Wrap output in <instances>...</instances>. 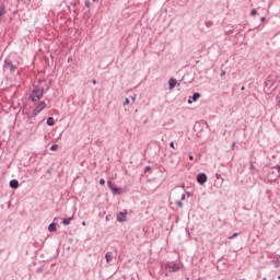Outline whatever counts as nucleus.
<instances>
[{
	"instance_id": "f257e3e1",
	"label": "nucleus",
	"mask_w": 280,
	"mask_h": 280,
	"mask_svg": "<svg viewBox=\"0 0 280 280\" xmlns=\"http://www.w3.org/2000/svg\"><path fill=\"white\" fill-rule=\"evenodd\" d=\"M45 93V89H36L31 92L30 100L32 102H38V100L43 98V95Z\"/></svg>"
},
{
	"instance_id": "f03ea898",
	"label": "nucleus",
	"mask_w": 280,
	"mask_h": 280,
	"mask_svg": "<svg viewBox=\"0 0 280 280\" xmlns=\"http://www.w3.org/2000/svg\"><path fill=\"white\" fill-rule=\"evenodd\" d=\"M165 268L168 269V272H178L183 268V265L180 262L168 261L165 264Z\"/></svg>"
},
{
	"instance_id": "7ed1b4c3",
	"label": "nucleus",
	"mask_w": 280,
	"mask_h": 280,
	"mask_svg": "<svg viewBox=\"0 0 280 280\" xmlns=\"http://www.w3.org/2000/svg\"><path fill=\"white\" fill-rule=\"evenodd\" d=\"M16 69H19V67H16L13 62H12V59L10 58H7L4 60V63H3V70L4 71H10V73H14V71H16Z\"/></svg>"
},
{
	"instance_id": "20e7f679",
	"label": "nucleus",
	"mask_w": 280,
	"mask_h": 280,
	"mask_svg": "<svg viewBox=\"0 0 280 280\" xmlns=\"http://www.w3.org/2000/svg\"><path fill=\"white\" fill-rule=\"evenodd\" d=\"M47 107V103L45 102H40L33 110V116L36 117V115H39L40 113H43V110H45V108Z\"/></svg>"
},
{
	"instance_id": "39448f33",
	"label": "nucleus",
	"mask_w": 280,
	"mask_h": 280,
	"mask_svg": "<svg viewBox=\"0 0 280 280\" xmlns=\"http://www.w3.org/2000/svg\"><path fill=\"white\" fill-rule=\"evenodd\" d=\"M197 183H199V185H205V183H207V174L199 173L197 175Z\"/></svg>"
},
{
	"instance_id": "423d86ee",
	"label": "nucleus",
	"mask_w": 280,
	"mask_h": 280,
	"mask_svg": "<svg viewBox=\"0 0 280 280\" xmlns=\"http://www.w3.org/2000/svg\"><path fill=\"white\" fill-rule=\"evenodd\" d=\"M128 215V212H119L117 214V222H126V217Z\"/></svg>"
},
{
	"instance_id": "0eeeda50",
	"label": "nucleus",
	"mask_w": 280,
	"mask_h": 280,
	"mask_svg": "<svg viewBox=\"0 0 280 280\" xmlns=\"http://www.w3.org/2000/svg\"><path fill=\"white\" fill-rule=\"evenodd\" d=\"M176 84H178V81L176 79H170L168 80V89H170V91H172V89H175Z\"/></svg>"
},
{
	"instance_id": "6e6552de",
	"label": "nucleus",
	"mask_w": 280,
	"mask_h": 280,
	"mask_svg": "<svg viewBox=\"0 0 280 280\" xmlns=\"http://www.w3.org/2000/svg\"><path fill=\"white\" fill-rule=\"evenodd\" d=\"M11 189H19V180L18 179H11L9 183Z\"/></svg>"
},
{
	"instance_id": "1a4fd4ad",
	"label": "nucleus",
	"mask_w": 280,
	"mask_h": 280,
	"mask_svg": "<svg viewBox=\"0 0 280 280\" xmlns=\"http://www.w3.org/2000/svg\"><path fill=\"white\" fill-rule=\"evenodd\" d=\"M265 86L266 89H272V86H275V81L272 79H267Z\"/></svg>"
},
{
	"instance_id": "9d476101",
	"label": "nucleus",
	"mask_w": 280,
	"mask_h": 280,
	"mask_svg": "<svg viewBox=\"0 0 280 280\" xmlns=\"http://www.w3.org/2000/svg\"><path fill=\"white\" fill-rule=\"evenodd\" d=\"M112 194H115L117 196H121L122 190H121V188H119L117 186H114V188H112Z\"/></svg>"
},
{
	"instance_id": "9b49d317",
	"label": "nucleus",
	"mask_w": 280,
	"mask_h": 280,
	"mask_svg": "<svg viewBox=\"0 0 280 280\" xmlns=\"http://www.w3.org/2000/svg\"><path fill=\"white\" fill-rule=\"evenodd\" d=\"M106 264H110L113 261V252H107L105 254Z\"/></svg>"
},
{
	"instance_id": "f8f14e48",
	"label": "nucleus",
	"mask_w": 280,
	"mask_h": 280,
	"mask_svg": "<svg viewBox=\"0 0 280 280\" xmlns=\"http://www.w3.org/2000/svg\"><path fill=\"white\" fill-rule=\"evenodd\" d=\"M5 16V4H0V19H3Z\"/></svg>"
},
{
	"instance_id": "ddd939ff",
	"label": "nucleus",
	"mask_w": 280,
	"mask_h": 280,
	"mask_svg": "<svg viewBox=\"0 0 280 280\" xmlns=\"http://www.w3.org/2000/svg\"><path fill=\"white\" fill-rule=\"evenodd\" d=\"M73 220V217L67 218L62 220V224L65 226H69L71 224V221Z\"/></svg>"
},
{
	"instance_id": "4468645a",
	"label": "nucleus",
	"mask_w": 280,
	"mask_h": 280,
	"mask_svg": "<svg viewBox=\"0 0 280 280\" xmlns=\"http://www.w3.org/2000/svg\"><path fill=\"white\" fill-rule=\"evenodd\" d=\"M46 124L47 126H55L56 120L54 119V117H48Z\"/></svg>"
},
{
	"instance_id": "2eb2a0df",
	"label": "nucleus",
	"mask_w": 280,
	"mask_h": 280,
	"mask_svg": "<svg viewBox=\"0 0 280 280\" xmlns=\"http://www.w3.org/2000/svg\"><path fill=\"white\" fill-rule=\"evenodd\" d=\"M48 231H49V233L56 232V223H55V222H52V223L49 224Z\"/></svg>"
},
{
	"instance_id": "dca6fc26",
	"label": "nucleus",
	"mask_w": 280,
	"mask_h": 280,
	"mask_svg": "<svg viewBox=\"0 0 280 280\" xmlns=\"http://www.w3.org/2000/svg\"><path fill=\"white\" fill-rule=\"evenodd\" d=\"M191 100H192V102H198V100H200V93H198V92L194 93L191 96Z\"/></svg>"
},
{
	"instance_id": "f3484780",
	"label": "nucleus",
	"mask_w": 280,
	"mask_h": 280,
	"mask_svg": "<svg viewBox=\"0 0 280 280\" xmlns=\"http://www.w3.org/2000/svg\"><path fill=\"white\" fill-rule=\"evenodd\" d=\"M96 0H85V8H91Z\"/></svg>"
},
{
	"instance_id": "a211bd4d",
	"label": "nucleus",
	"mask_w": 280,
	"mask_h": 280,
	"mask_svg": "<svg viewBox=\"0 0 280 280\" xmlns=\"http://www.w3.org/2000/svg\"><path fill=\"white\" fill-rule=\"evenodd\" d=\"M107 187H108V188L110 189V191H112L116 186H115V183L108 180V182H107Z\"/></svg>"
},
{
	"instance_id": "6ab92c4d",
	"label": "nucleus",
	"mask_w": 280,
	"mask_h": 280,
	"mask_svg": "<svg viewBox=\"0 0 280 280\" xmlns=\"http://www.w3.org/2000/svg\"><path fill=\"white\" fill-rule=\"evenodd\" d=\"M50 150H51V152H56V150H58V144H52L50 147Z\"/></svg>"
},
{
	"instance_id": "aec40b11",
	"label": "nucleus",
	"mask_w": 280,
	"mask_h": 280,
	"mask_svg": "<svg viewBox=\"0 0 280 280\" xmlns=\"http://www.w3.org/2000/svg\"><path fill=\"white\" fill-rule=\"evenodd\" d=\"M237 235H240V233H234L232 236H229L228 240H235V237H237Z\"/></svg>"
},
{
	"instance_id": "412c9836",
	"label": "nucleus",
	"mask_w": 280,
	"mask_h": 280,
	"mask_svg": "<svg viewBox=\"0 0 280 280\" xmlns=\"http://www.w3.org/2000/svg\"><path fill=\"white\" fill-rule=\"evenodd\" d=\"M275 264H277V266H280V255L276 257Z\"/></svg>"
},
{
	"instance_id": "4be33fe9",
	"label": "nucleus",
	"mask_w": 280,
	"mask_h": 280,
	"mask_svg": "<svg viewBox=\"0 0 280 280\" xmlns=\"http://www.w3.org/2000/svg\"><path fill=\"white\" fill-rule=\"evenodd\" d=\"M256 14H257V10H256V9H253V10L250 11V16H256Z\"/></svg>"
},
{
	"instance_id": "5701e85b",
	"label": "nucleus",
	"mask_w": 280,
	"mask_h": 280,
	"mask_svg": "<svg viewBox=\"0 0 280 280\" xmlns=\"http://www.w3.org/2000/svg\"><path fill=\"white\" fill-rule=\"evenodd\" d=\"M151 170H152L151 166H145V167H144V174H148V172H150Z\"/></svg>"
},
{
	"instance_id": "b1692460",
	"label": "nucleus",
	"mask_w": 280,
	"mask_h": 280,
	"mask_svg": "<svg viewBox=\"0 0 280 280\" xmlns=\"http://www.w3.org/2000/svg\"><path fill=\"white\" fill-rule=\"evenodd\" d=\"M100 185H102V186L106 185V180L104 178H101L100 179Z\"/></svg>"
},
{
	"instance_id": "393cba45",
	"label": "nucleus",
	"mask_w": 280,
	"mask_h": 280,
	"mask_svg": "<svg viewBox=\"0 0 280 280\" xmlns=\"http://www.w3.org/2000/svg\"><path fill=\"white\" fill-rule=\"evenodd\" d=\"M128 104H130V100L125 98L124 106H128Z\"/></svg>"
},
{
	"instance_id": "a878e982",
	"label": "nucleus",
	"mask_w": 280,
	"mask_h": 280,
	"mask_svg": "<svg viewBox=\"0 0 280 280\" xmlns=\"http://www.w3.org/2000/svg\"><path fill=\"white\" fill-rule=\"evenodd\" d=\"M272 175H275V171L269 172L268 178H272Z\"/></svg>"
},
{
	"instance_id": "bb28decb",
	"label": "nucleus",
	"mask_w": 280,
	"mask_h": 280,
	"mask_svg": "<svg viewBox=\"0 0 280 280\" xmlns=\"http://www.w3.org/2000/svg\"><path fill=\"white\" fill-rule=\"evenodd\" d=\"M221 177H222V175H220V173H217V174H215V178H217L218 180H220Z\"/></svg>"
},
{
	"instance_id": "cd10ccee",
	"label": "nucleus",
	"mask_w": 280,
	"mask_h": 280,
	"mask_svg": "<svg viewBox=\"0 0 280 280\" xmlns=\"http://www.w3.org/2000/svg\"><path fill=\"white\" fill-rule=\"evenodd\" d=\"M224 75H226V71L222 70L221 71V78H224Z\"/></svg>"
},
{
	"instance_id": "c85d7f7f",
	"label": "nucleus",
	"mask_w": 280,
	"mask_h": 280,
	"mask_svg": "<svg viewBox=\"0 0 280 280\" xmlns=\"http://www.w3.org/2000/svg\"><path fill=\"white\" fill-rule=\"evenodd\" d=\"M176 205H177V207H183L182 201H177Z\"/></svg>"
},
{
	"instance_id": "c756f323",
	"label": "nucleus",
	"mask_w": 280,
	"mask_h": 280,
	"mask_svg": "<svg viewBox=\"0 0 280 280\" xmlns=\"http://www.w3.org/2000/svg\"><path fill=\"white\" fill-rule=\"evenodd\" d=\"M170 147L173 148V150H174V149H175L174 142H171V143H170Z\"/></svg>"
},
{
	"instance_id": "7c9ffc66",
	"label": "nucleus",
	"mask_w": 280,
	"mask_h": 280,
	"mask_svg": "<svg viewBox=\"0 0 280 280\" xmlns=\"http://www.w3.org/2000/svg\"><path fill=\"white\" fill-rule=\"evenodd\" d=\"M92 84H97V80H92Z\"/></svg>"
},
{
	"instance_id": "2f4dec72",
	"label": "nucleus",
	"mask_w": 280,
	"mask_h": 280,
	"mask_svg": "<svg viewBox=\"0 0 280 280\" xmlns=\"http://www.w3.org/2000/svg\"><path fill=\"white\" fill-rule=\"evenodd\" d=\"M132 102H135V100H137V95L131 97Z\"/></svg>"
},
{
	"instance_id": "473e14b6",
	"label": "nucleus",
	"mask_w": 280,
	"mask_h": 280,
	"mask_svg": "<svg viewBox=\"0 0 280 280\" xmlns=\"http://www.w3.org/2000/svg\"><path fill=\"white\" fill-rule=\"evenodd\" d=\"M189 161H194V155H189Z\"/></svg>"
},
{
	"instance_id": "72a5a7b5",
	"label": "nucleus",
	"mask_w": 280,
	"mask_h": 280,
	"mask_svg": "<svg viewBox=\"0 0 280 280\" xmlns=\"http://www.w3.org/2000/svg\"><path fill=\"white\" fill-rule=\"evenodd\" d=\"M180 200H185V194L182 195Z\"/></svg>"
},
{
	"instance_id": "f704fd0d",
	"label": "nucleus",
	"mask_w": 280,
	"mask_h": 280,
	"mask_svg": "<svg viewBox=\"0 0 280 280\" xmlns=\"http://www.w3.org/2000/svg\"><path fill=\"white\" fill-rule=\"evenodd\" d=\"M278 174H280V165L277 166Z\"/></svg>"
},
{
	"instance_id": "c9c22d12",
	"label": "nucleus",
	"mask_w": 280,
	"mask_h": 280,
	"mask_svg": "<svg viewBox=\"0 0 280 280\" xmlns=\"http://www.w3.org/2000/svg\"><path fill=\"white\" fill-rule=\"evenodd\" d=\"M235 148V142L232 143V150Z\"/></svg>"
},
{
	"instance_id": "e433bc0d",
	"label": "nucleus",
	"mask_w": 280,
	"mask_h": 280,
	"mask_svg": "<svg viewBox=\"0 0 280 280\" xmlns=\"http://www.w3.org/2000/svg\"><path fill=\"white\" fill-rule=\"evenodd\" d=\"M260 21H261V22L266 21V18H261Z\"/></svg>"
},
{
	"instance_id": "4c0bfd02",
	"label": "nucleus",
	"mask_w": 280,
	"mask_h": 280,
	"mask_svg": "<svg viewBox=\"0 0 280 280\" xmlns=\"http://www.w3.org/2000/svg\"><path fill=\"white\" fill-rule=\"evenodd\" d=\"M82 225H83V226H86V222L83 221V222H82Z\"/></svg>"
},
{
	"instance_id": "58836bf2",
	"label": "nucleus",
	"mask_w": 280,
	"mask_h": 280,
	"mask_svg": "<svg viewBox=\"0 0 280 280\" xmlns=\"http://www.w3.org/2000/svg\"><path fill=\"white\" fill-rule=\"evenodd\" d=\"M71 60H72V59H71V57H70V58H68V62H71Z\"/></svg>"
},
{
	"instance_id": "ea45409f",
	"label": "nucleus",
	"mask_w": 280,
	"mask_h": 280,
	"mask_svg": "<svg viewBox=\"0 0 280 280\" xmlns=\"http://www.w3.org/2000/svg\"><path fill=\"white\" fill-rule=\"evenodd\" d=\"M188 104H191V101H190V98L188 100Z\"/></svg>"
},
{
	"instance_id": "a19ab883",
	"label": "nucleus",
	"mask_w": 280,
	"mask_h": 280,
	"mask_svg": "<svg viewBox=\"0 0 280 280\" xmlns=\"http://www.w3.org/2000/svg\"><path fill=\"white\" fill-rule=\"evenodd\" d=\"M40 270H42V269H40V268H38V269H37V272H40Z\"/></svg>"
},
{
	"instance_id": "79ce46f5",
	"label": "nucleus",
	"mask_w": 280,
	"mask_h": 280,
	"mask_svg": "<svg viewBox=\"0 0 280 280\" xmlns=\"http://www.w3.org/2000/svg\"><path fill=\"white\" fill-rule=\"evenodd\" d=\"M206 25H210L209 22H207Z\"/></svg>"
},
{
	"instance_id": "37998d69",
	"label": "nucleus",
	"mask_w": 280,
	"mask_h": 280,
	"mask_svg": "<svg viewBox=\"0 0 280 280\" xmlns=\"http://www.w3.org/2000/svg\"><path fill=\"white\" fill-rule=\"evenodd\" d=\"M206 25H210L209 22H207Z\"/></svg>"
},
{
	"instance_id": "c03bdc74",
	"label": "nucleus",
	"mask_w": 280,
	"mask_h": 280,
	"mask_svg": "<svg viewBox=\"0 0 280 280\" xmlns=\"http://www.w3.org/2000/svg\"><path fill=\"white\" fill-rule=\"evenodd\" d=\"M250 167H253V164H250Z\"/></svg>"
},
{
	"instance_id": "a18cd8bd",
	"label": "nucleus",
	"mask_w": 280,
	"mask_h": 280,
	"mask_svg": "<svg viewBox=\"0 0 280 280\" xmlns=\"http://www.w3.org/2000/svg\"><path fill=\"white\" fill-rule=\"evenodd\" d=\"M278 279H280V276H278Z\"/></svg>"
},
{
	"instance_id": "49530a36",
	"label": "nucleus",
	"mask_w": 280,
	"mask_h": 280,
	"mask_svg": "<svg viewBox=\"0 0 280 280\" xmlns=\"http://www.w3.org/2000/svg\"><path fill=\"white\" fill-rule=\"evenodd\" d=\"M262 280H266V278H264Z\"/></svg>"
}]
</instances>
